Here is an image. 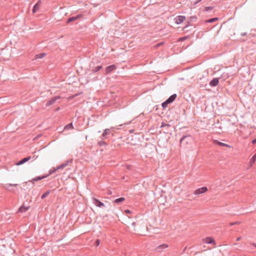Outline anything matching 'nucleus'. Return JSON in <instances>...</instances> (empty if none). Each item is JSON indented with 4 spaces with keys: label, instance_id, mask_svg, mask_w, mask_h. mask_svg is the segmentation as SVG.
Here are the masks:
<instances>
[{
    "label": "nucleus",
    "instance_id": "1",
    "mask_svg": "<svg viewBox=\"0 0 256 256\" xmlns=\"http://www.w3.org/2000/svg\"><path fill=\"white\" fill-rule=\"evenodd\" d=\"M48 176V174H44V175H43L42 176H38L32 178L31 180H29L28 182H25L24 183L26 185L28 184V183H30V184H29V185L30 186V188H32L34 186V182H38V181L40 180H43V179L47 178Z\"/></svg>",
    "mask_w": 256,
    "mask_h": 256
},
{
    "label": "nucleus",
    "instance_id": "2",
    "mask_svg": "<svg viewBox=\"0 0 256 256\" xmlns=\"http://www.w3.org/2000/svg\"><path fill=\"white\" fill-rule=\"evenodd\" d=\"M177 95L174 94L170 96L167 100L162 104L163 109H165L168 104L172 103L176 98Z\"/></svg>",
    "mask_w": 256,
    "mask_h": 256
},
{
    "label": "nucleus",
    "instance_id": "3",
    "mask_svg": "<svg viewBox=\"0 0 256 256\" xmlns=\"http://www.w3.org/2000/svg\"><path fill=\"white\" fill-rule=\"evenodd\" d=\"M160 128H165L166 131L164 132L166 134H168L170 132H172V129L174 128V127L168 124L165 123L164 122H162V123Z\"/></svg>",
    "mask_w": 256,
    "mask_h": 256
},
{
    "label": "nucleus",
    "instance_id": "4",
    "mask_svg": "<svg viewBox=\"0 0 256 256\" xmlns=\"http://www.w3.org/2000/svg\"><path fill=\"white\" fill-rule=\"evenodd\" d=\"M92 202L93 204L98 208L105 207V204L103 202H101L100 200L94 197H92Z\"/></svg>",
    "mask_w": 256,
    "mask_h": 256
},
{
    "label": "nucleus",
    "instance_id": "5",
    "mask_svg": "<svg viewBox=\"0 0 256 256\" xmlns=\"http://www.w3.org/2000/svg\"><path fill=\"white\" fill-rule=\"evenodd\" d=\"M208 188L206 186L202 187L200 188H198L194 192V195H200L202 194H204L208 191Z\"/></svg>",
    "mask_w": 256,
    "mask_h": 256
},
{
    "label": "nucleus",
    "instance_id": "6",
    "mask_svg": "<svg viewBox=\"0 0 256 256\" xmlns=\"http://www.w3.org/2000/svg\"><path fill=\"white\" fill-rule=\"evenodd\" d=\"M60 96H56L54 97H52V98H50V100H48L46 104V106H49L52 104H54L56 100L58 99H60Z\"/></svg>",
    "mask_w": 256,
    "mask_h": 256
},
{
    "label": "nucleus",
    "instance_id": "7",
    "mask_svg": "<svg viewBox=\"0 0 256 256\" xmlns=\"http://www.w3.org/2000/svg\"><path fill=\"white\" fill-rule=\"evenodd\" d=\"M82 17V14H78L76 16L70 17L69 18H68V20L66 22V23L68 24H70L71 22H72L78 20V19Z\"/></svg>",
    "mask_w": 256,
    "mask_h": 256
},
{
    "label": "nucleus",
    "instance_id": "8",
    "mask_svg": "<svg viewBox=\"0 0 256 256\" xmlns=\"http://www.w3.org/2000/svg\"><path fill=\"white\" fill-rule=\"evenodd\" d=\"M186 16H178L174 18L175 22L176 24H180L186 20Z\"/></svg>",
    "mask_w": 256,
    "mask_h": 256
},
{
    "label": "nucleus",
    "instance_id": "9",
    "mask_svg": "<svg viewBox=\"0 0 256 256\" xmlns=\"http://www.w3.org/2000/svg\"><path fill=\"white\" fill-rule=\"evenodd\" d=\"M116 68V66L115 64H112L108 66L105 68V74H108L110 72H112Z\"/></svg>",
    "mask_w": 256,
    "mask_h": 256
},
{
    "label": "nucleus",
    "instance_id": "10",
    "mask_svg": "<svg viewBox=\"0 0 256 256\" xmlns=\"http://www.w3.org/2000/svg\"><path fill=\"white\" fill-rule=\"evenodd\" d=\"M190 140V135L183 136L180 139V144L184 143V144H188V141Z\"/></svg>",
    "mask_w": 256,
    "mask_h": 256
},
{
    "label": "nucleus",
    "instance_id": "11",
    "mask_svg": "<svg viewBox=\"0 0 256 256\" xmlns=\"http://www.w3.org/2000/svg\"><path fill=\"white\" fill-rule=\"evenodd\" d=\"M30 158H31V156H30L25 157V158L21 159L20 160L17 162L16 163V166L22 165V164H24L25 162H27L28 161Z\"/></svg>",
    "mask_w": 256,
    "mask_h": 256
},
{
    "label": "nucleus",
    "instance_id": "12",
    "mask_svg": "<svg viewBox=\"0 0 256 256\" xmlns=\"http://www.w3.org/2000/svg\"><path fill=\"white\" fill-rule=\"evenodd\" d=\"M219 80H220V78H214L210 82V85L212 87L216 86L219 83Z\"/></svg>",
    "mask_w": 256,
    "mask_h": 256
},
{
    "label": "nucleus",
    "instance_id": "13",
    "mask_svg": "<svg viewBox=\"0 0 256 256\" xmlns=\"http://www.w3.org/2000/svg\"><path fill=\"white\" fill-rule=\"evenodd\" d=\"M40 4H41V0H38L37 2L34 5V6H33L32 10V12L33 14L36 13L38 11V10L40 8Z\"/></svg>",
    "mask_w": 256,
    "mask_h": 256
},
{
    "label": "nucleus",
    "instance_id": "14",
    "mask_svg": "<svg viewBox=\"0 0 256 256\" xmlns=\"http://www.w3.org/2000/svg\"><path fill=\"white\" fill-rule=\"evenodd\" d=\"M91 66V65L90 66ZM92 69H91V71L93 73H95V72H99L100 70L102 69V65H100V66H90Z\"/></svg>",
    "mask_w": 256,
    "mask_h": 256
},
{
    "label": "nucleus",
    "instance_id": "15",
    "mask_svg": "<svg viewBox=\"0 0 256 256\" xmlns=\"http://www.w3.org/2000/svg\"><path fill=\"white\" fill-rule=\"evenodd\" d=\"M29 208H30L29 206H26L24 204H23L21 206H20L18 210V212H22V213L25 212L27 210H28Z\"/></svg>",
    "mask_w": 256,
    "mask_h": 256
},
{
    "label": "nucleus",
    "instance_id": "16",
    "mask_svg": "<svg viewBox=\"0 0 256 256\" xmlns=\"http://www.w3.org/2000/svg\"><path fill=\"white\" fill-rule=\"evenodd\" d=\"M72 159H70L68 160H67L65 163L62 164H60V166L56 168L58 170L59 169H62L64 168L69 163L72 162Z\"/></svg>",
    "mask_w": 256,
    "mask_h": 256
},
{
    "label": "nucleus",
    "instance_id": "17",
    "mask_svg": "<svg viewBox=\"0 0 256 256\" xmlns=\"http://www.w3.org/2000/svg\"><path fill=\"white\" fill-rule=\"evenodd\" d=\"M18 186V184H6L3 186V187L4 188V189L13 192L14 190L13 189H10L9 188L10 186Z\"/></svg>",
    "mask_w": 256,
    "mask_h": 256
},
{
    "label": "nucleus",
    "instance_id": "18",
    "mask_svg": "<svg viewBox=\"0 0 256 256\" xmlns=\"http://www.w3.org/2000/svg\"><path fill=\"white\" fill-rule=\"evenodd\" d=\"M204 242L208 244H216L214 240L212 237H207L204 240Z\"/></svg>",
    "mask_w": 256,
    "mask_h": 256
},
{
    "label": "nucleus",
    "instance_id": "19",
    "mask_svg": "<svg viewBox=\"0 0 256 256\" xmlns=\"http://www.w3.org/2000/svg\"><path fill=\"white\" fill-rule=\"evenodd\" d=\"M214 144L218 145L219 146H226V147L230 148V145L224 144V143H223L222 142H219L218 140H214Z\"/></svg>",
    "mask_w": 256,
    "mask_h": 256
},
{
    "label": "nucleus",
    "instance_id": "20",
    "mask_svg": "<svg viewBox=\"0 0 256 256\" xmlns=\"http://www.w3.org/2000/svg\"><path fill=\"white\" fill-rule=\"evenodd\" d=\"M168 246L166 244H162L156 247V250L158 252H160L162 250L168 248Z\"/></svg>",
    "mask_w": 256,
    "mask_h": 256
},
{
    "label": "nucleus",
    "instance_id": "21",
    "mask_svg": "<svg viewBox=\"0 0 256 256\" xmlns=\"http://www.w3.org/2000/svg\"><path fill=\"white\" fill-rule=\"evenodd\" d=\"M190 22H191L190 20L186 22V26L182 28V30L184 32H186L190 30H186L187 28L189 27L190 26H191Z\"/></svg>",
    "mask_w": 256,
    "mask_h": 256
},
{
    "label": "nucleus",
    "instance_id": "22",
    "mask_svg": "<svg viewBox=\"0 0 256 256\" xmlns=\"http://www.w3.org/2000/svg\"><path fill=\"white\" fill-rule=\"evenodd\" d=\"M110 134V130L108 128H106L104 130L102 136V138H106V136L109 135Z\"/></svg>",
    "mask_w": 256,
    "mask_h": 256
},
{
    "label": "nucleus",
    "instance_id": "23",
    "mask_svg": "<svg viewBox=\"0 0 256 256\" xmlns=\"http://www.w3.org/2000/svg\"><path fill=\"white\" fill-rule=\"evenodd\" d=\"M124 200V198L120 197L114 200V202L118 204L122 202Z\"/></svg>",
    "mask_w": 256,
    "mask_h": 256
},
{
    "label": "nucleus",
    "instance_id": "24",
    "mask_svg": "<svg viewBox=\"0 0 256 256\" xmlns=\"http://www.w3.org/2000/svg\"><path fill=\"white\" fill-rule=\"evenodd\" d=\"M256 154H254L252 157L250 158V166H252V164H254L256 162Z\"/></svg>",
    "mask_w": 256,
    "mask_h": 256
},
{
    "label": "nucleus",
    "instance_id": "25",
    "mask_svg": "<svg viewBox=\"0 0 256 256\" xmlns=\"http://www.w3.org/2000/svg\"><path fill=\"white\" fill-rule=\"evenodd\" d=\"M218 18H209L208 20H206V23H212V22H213L216 20H218Z\"/></svg>",
    "mask_w": 256,
    "mask_h": 256
},
{
    "label": "nucleus",
    "instance_id": "26",
    "mask_svg": "<svg viewBox=\"0 0 256 256\" xmlns=\"http://www.w3.org/2000/svg\"><path fill=\"white\" fill-rule=\"evenodd\" d=\"M73 128H74V127H73L72 122H70V124H66V126H65L64 128V130L73 129Z\"/></svg>",
    "mask_w": 256,
    "mask_h": 256
},
{
    "label": "nucleus",
    "instance_id": "27",
    "mask_svg": "<svg viewBox=\"0 0 256 256\" xmlns=\"http://www.w3.org/2000/svg\"><path fill=\"white\" fill-rule=\"evenodd\" d=\"M50 190H48L46 191L44 193L42 194V196H41V198L44 199L46 197H47L48 196V195L50 194Z\"/></svg>",
    "mask_w": 256,
    "mask_h": 256
},
{
    "label": "nucleus",
    "instance_id": "28",
    "mask_svg": "<svg viewBox=\"0 0 256 256\" xmlns=\"http://www.w3.org/2000/svg\"><path fill=\"white\" fill-rule=\"evenodd\" d=\"M46 56V54L45 53H40V54H36V59H38V58H44V56Z\"/></svg>",
    "mask_w": 256,
    "mask_h": 256
},
{
    "label": "nucleus",
    "instance_id": "29",
    "mask_svg": "<svg viewBox=\"0 0 256 256\" xmlns=\"http://www.w3.org/2000/svg\"><path fill=\"white\" fill-rule=\"evenodd\" d=\"M190 38V36H182V37H181V38H180L178 40V42H183V41H184L185 40L188 39Z\"/></svg>",
    "mask_w": 256,
    "mask_h": 256
},
{
    "label": "nucleus",
    "instance_id": "30",
    "mask_svg": "<svg viewBox=\"0 0 256 256\" xmlns=\"http://www.w3.org/2000/svg\"><path fill=\"white\" fill-rule=\"evenodd\" d=\"M98 145L100 146H106V142H104V140H100V141H98Z\"/></svg>",
    "mask_w": 256,
    "mask_h": 256
},
{
    "label": "nucleus",
    "instance_id": "31",
    "mask_svg": "<svg viewBox=\"0 0 256 256\" xmlns=\"http://www.w3.org/2000/svg\"><path fill=\"white\" fill-rule=\"evenodd\" d=\"M197 20V17L196 16H190L189 18V20L192 22H196Z\"/></svg>",
    "mask_w": 256,
    "mask_h": 256
},
{
    "label": "nucleus",
    "instance_id": "32",
    "mask_svg": "<svg viewBox=\"0 0 256 256\" xmlns=\"http://www.w3.org/2000/svg\"><path fill=\"white\" fill-rule=\"evenodd\" d=\"M57 170V168H54L50 170L48 172V176L56 172Z\"/></svg>",
    "mask_w": 256,
    "mask_h": 256
},
{
    "label": "nucleus",
    "instance_id": "33",
    "mask_svg": "<svg viewBox=\"0 0 256 256\" xmlns=\"http://www.w3.org/2000/svg\"><path fill=\"white\" fill-rule=\"evenodd\" d=\"M214 8V7L209 6H206L204 8V11L206 12H208L211 10H212Z\"/></svg>",
    "mask_w": 256,
    "mask_h": 256
},
{
    "label": "nucleus",
    "instance_id": "34",
    "mask_svg": "<svg viewBox=\"0 0 256 256\" xmlns=\"http://www.w3.org/2000/svg\"><path fill=\"white\" fill-rule=\"evenodd\" d=\"M100 240L99 239H98L96 240L95 242H94V244L96 246H98L100 245Z\"/></svg>",
    "mask_w": 256,
    "mask_h": 256
},
{
    "label": "nucleus",
    "instance_id": "35",
    "mask_svg": "<svg viewBox=\"0 0 256 256\" xmlns=\"http://www.w3.org/2000/svg\"><path fill=\"white\" fill-rule=\"evenodd\" d=\"M240 224V222H230L229 224V226H234L235 224Z\"/></svg>",
    "mask_w": 256,
    "mask_h": 256
},
{
    "label": "nucleus",
    "instance_id": "36",
    "mask_svg": "<svg viewBox=\"0 0 256 256\" xmlns=\"http://www.w3.org/2000/svg\"><path fill=\"white\" fill-rule=\"evenodd\" d=\"M124 212L126 214H130L132 213V212L130 210H124Z\"/></svg>",
    "mask_w": 256,
    "mask_h": 256
},
{
    "label": "nucleus",
    "instance_id": "37",
    "mask_svg": "<svg viewBox=\"0 0 256 256\" xmlns=\"http://www.w3.org/2000/svg\"><path fill=\"white\" fill-rule=\"evenodd\" d=\"M246 34H247V33H246V32H242V33L240 34V36H246Z\"/></svg>",
    "mask_w": 256,
    "mask_h": 256
},
{
    "label": "nucleus",
    "instance_id": "38",
    "mask_svg": "<svg viewBox=\"0 0 256 256\" xmlns=\"http://www.w3.org/2000/svg\"><path fill=\"white\" fill-rule=\"evenodd\" d=\"M250 244L256 248V244L254 242H250Z\"/></svg>",
    "mask_w": 256,
    "mask_h": 256
},
{
    "label": "nucleus",
    "instance_id": "39",
    "mask_svg": "<svg viewBox=\"0 0 256 256\" xmlns=\"http://www.w3.org/2000/svg\"><path fill=\"white\" fill-rule=\"evenodd\" d=\"M252 142L253 144H256V138H254V140H252Z\"/></svg>",
    "mask_w": 256,
    "mask_h": 256
},
{
    "label": "nucleus",
    "instance_id": "40",
    "mask_svg": "<svg viewBox=\"0 0 256 256\" xmlns=\"http://www.w3.org/2000/svg\"><path fill=\"white\" fill-rule=\"evenodd\" d=\"M80 94V93H78V94H76L74 95H73L72 96V98H76V96H78Z\"/></svg>",
    "mask_w": 256,
    "mask_h": 256
},
{
    "label": "nucleus",
    "instance_id": "41",
    "mask_svg": "<svg viewBox=\"0 0 256 256\" xmlns=\"http://www.w3.org/2000/svg\"><path fill=\"white\" fill-rule=\"evenodd\" d=\"M162 44H163L162 42H160V43L158 44H156V46H162Z\"/></svg>",
    "mask_w": 256,
    "mask_h": 256
},
{
    "label": "nucleus",
    "instance_id": "42",
    "mask_svg": "<svg viewBox=\"0 0 256 256\" xmlns=\"http://www.w3.org/2000/svg\"><path fill=\"white\" fill-rule=\"evenodd\" d=\"M242 238L241 237H238L236 239V241H239L241 240Z\"/></svg>",
    "mask_w": 256,
    "mask_h": 256
},
{
    "label": "nucleus",
    "instance_id": "43",
    "mask_svg": "<svg viewBox=\"0 0 256 256\" xmlns=\"http://www.w3.org/2000/svg\"><path fill=\"white\" fill-rule=\"evenodd\" d=\"M201 1V0H199L198 2H196V4H198L199 2Z\"/></svg>",
    "mask_w": 256,
    "mask_h": 256
},
{
    "label": "nucleus",
    "instance_id": "44",
    "mask_svg": "<svg viewBox=\"0 0 256 256\" xmlns=\"http://www.w3.org/2000/svg\"><path fill=\"white\" fill-rule=\"evenodd\" d=\"M130 122H128V123H126V124H130Z\"/></svg>",
    "mask_w": 256,
    "mask_h": 256
},
{
    "label": "nucleus",
    "instance_id": "45",
    "mask_svg": "<svg viewBox=\"0 0 256 256\" xmlns=\"http://www.w3.org/2000/svg\"><path fill=\"white\" fill-rule=\"evenodd\" d=\"M130 132H132V130H130Z\"/></svg>",
    "mask_w": 256,
    "mask_h": 256
}]
</instances>
